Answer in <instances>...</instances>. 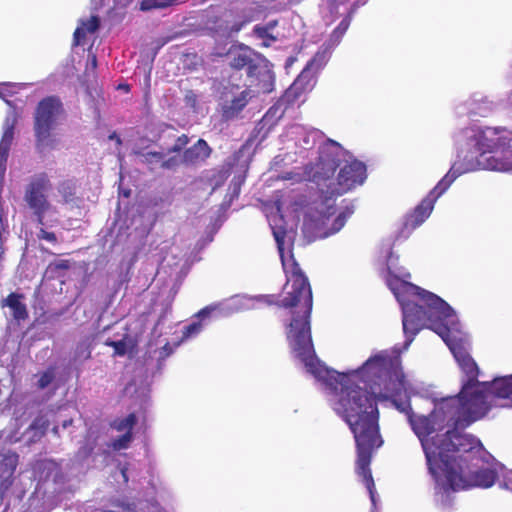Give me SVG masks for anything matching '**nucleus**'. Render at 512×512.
I'll return each mask as SVG.
<instances>
[{
	"label": "nucleus",
	"mask_w": 512,
	"mask_h": 512,
	"mask_svg": "<svg viewBox=\"0 0 512 512\" xmlns=\"http://www.w3.org/2000/svg\"><path fill=\"white\" fill-rule=\"evenodd\" d=\"M340 374L339 372H337ZM348 383L335 382L329 384L322 380L332 390L338 391L334 410L347 423L356 445V470L362 477L370 499L375 503V483L370 464L375 450L384 441L380 434L379 410L377 398L371 390H378L384 399H390L397 410L410 417L415 413L407 395V381L401 366L399 355L381 352L369 358L361 368L352 375L342 373Z\"/></svg>",
	"instance_id": "1"
},
{
	"label": "nucleus",
	"mask_w": 512,
	"mask_h": 512,
	"mask_svg": "<svg viewBox=\"0 0 512 512\" xmlns=\"http://www.w3.org/2000/svg\"><path fill=\"white\" fill-rule=\"evenodd\" d=\"M284 236V231H274L284 270L286 274H289L286 286L291 282L290 290L286 292L279 304L281 307L291 309L292 313V319L286 332L289 346L295 357L304 363L308 372L318 380H325L329 384H335V382L348 383L345 375L329 369L316 356L310 325L313 308L312 289L308 278L294 256L291 255L288 263L284 261Z\"/></svg>",
	"instance_id": "2"
},
{
	"label": "nucleus",
	"mask_w": 512,
	"mask_h": 512,
	"mask_svg": "<svg viewBox=\"0 0 512 512\" xmlns=\"http://www.w3.org/2000/svg\"><path fill=\"white\" fill-rule=\"evenodd\" d=\"M420 303L406 301L402 304L403 331L408 343L424 327L436 333L434 325L454 324L455 313L451 306L436 294L409 284Z\"/></svg>",
	"instance_id": "3"
},
{
	"label": "nucleus",
	"mask_w": 512,
	"mask_h": 512,
	"mask_svg": "<svg viewBox=\"0 0 512 512\" xmlns=\"http://www.w3.org/2000/svg\"><path fill=\"white\" fill-rule=\"evenodd\" d=\"M460 428L451 427L441 435L438 444L439 455L435 453V470L429 471L437 483V476L448 474L450 469L458 470V464L466 465L479 460L482 444L471 434H463Z\"/></svg>",
	"instance_id": "4"
},
{
	"label": "nucleus",
	"mask_w": 512,
	"mask_h": 512,
	"mask_svg": "<svg viewBox=\"0 0 512 512\" xmlns=\"http://www.w3.org/2000/svg\"><path fill=\"white\" fill-rule=\"evenodd\" d=\"M449 409L450 406L443 398L428 415L414 414L410 417L409 424L421 442L429 471L435 470V453L439 455L437 447L441 437L436 436L429 439V436L436 431L443 430L445 426L452 427Z\"/></svg>",
	"instance_id": "5"
},
{
	"label": "nucleus",
	"mask_w": 512,
	"mask_h": 512,
	"mask_svg": "<svg viewBox=\"0 0 512 512\" xmlns=\"http://www.w3.org/2000/svg\"><path fill=\"white\" fill-rule=\"evenodd\" d=\"M488 392L482 384L469 388L463 393V386L457 396L444 398L452 418V427L467 428L482 419L489 412Z\"/></svg>",
	"instance_id": "6"
},
{
	"label": "nucleus",
	"mask_w": 512,
	"mask_h": 512,
	"mask_svg": "<svg viewBox=\"0 0 512 512\" xmlns=\"http://www.w3.org/2000/svg\"><path fill=\"white\" fill-rule=\"evenodd\" d=\"M229 66L234 70L246 69L251 85H255L262 92L269 93L273 89L274 74L269 62L261 54L254 52L250 47L240 44L232 47L227 53Z\"/></svg>",
	"instance_id": "7"
},
{
	"label": "nucleus",
	"mask_w": 512,
	"mask_h": 512,
	"mask_svg": "<svg viewBox=\"0 0 512 512\" xmlns=\"http://www.w3.org/2000/svg\"><path fill=\"white\" fill-rule=\"evenodd\" d=\"M497 479V473L490 468L473 470L468 464H458V470L450 469L448 474L437 476L436 490L442 494L465 490L470 487H491Z\"/></svg>",
	"instance_id": "8"
},
{
	"label": "nucleus",
	"mask_w": 512,
	"mask_h": 512,
	"mask_svg": "<svg viewBox=\"0 0 512 512\" xmlns=\"http://www.w3.org/2000/svg\"><path fill=\"white\" fill-rule=\"evenodd\" d=\"M462 140L457 153V159L448 173L438 182V188L448 189L460 175L484 168L500 169L499 164H491L492 157H485L470 143L467 135L462 134Z\"/></svg>",
	"instance_id": "9"
},
{
	"label": "nucleus",
	"mask_w": 512,
	"mask_h": 512,
	"mask_svg": "<svg viewBox=\"0 0 512 512\" xmlns=\"http://www.w3.org/2000/svg\"><path fill=\"white\" fill-rule=\"evenodd\" d=\"M340 144L332 139H328L320 148V154L317 162L310 168V180L322 187L325 193L327 186L335 182L333 178L338 167H340Z\"/></svg>",
	"instance_id": "10"
},
{
	"label": "nucleus",
	"mask_w": 512,
	"mask_h": 512,
	"mask_svg": "<svg viewBox=\"0 0 512 512\" xmlns=\"http://www.w3.org/2000/svg\"><path fill=\"white\" fill-rule=\"evenodd\" d=\"M51 187L50 178L45 172L34 174L25 185L24 201L32 210L37 223L40 225H44L45 214L51 208L48 199V193Z\"/></svg>",
	"instance_id": "11"
},
{
	"label": "nucleus",
	"mask_w": 512,
	"mask_h": 512,
	"mask_svg": "<svg viewBox=\"0 0 512 512\" xmlns=\"http://www.w3.org/2000/svg\"><path fill=\"white\" fill-rule=\"evenodd\" d=\"M63 105L57 96H47L37 105L34 115V133L38 145H43L51 136Z\"/></svg>",
	"instance_id": "12"
},
{
	"label": "nucleus",
	"mask_w": 512,
	"mask_h": 512,
	"mask_svg": "<svg viewBox=\"0 0 512 512\" xmlns=\"http://www.w3.org/2000/svg\"><path fill=\"white\" fill-rule=\"evenodd\" d=\"M366 166L358 160L340 165L335 182H331L325 190L329 197L343 195L355 187L362 185L366 179Z\"/></svg>",
	"instance_id": "13"
},
{
	"label": "nucleus",
	"mask_w": 512,
	"mask_h": 512,
	"mask_svg": "<svg viewBox=\"0 0 512 512\" xmlns=\"http://www.w3.org/2000/svg\"><path fill=\"white\" fill-rule=\"evenodd\" d=\"M25 299V295L19 292H10L6 297L1 298L0 308L8 310L5 315L9 324L20 326L29 319Z\"/></svg>",
	"instance_id": "14"
},
{
	"label": "nucleus",
	"mask_w": 512,
	"mask_h": 512,
	"mask_svg": "<svg viewBox=\"0 0 512 512\" xmlns=\"http://www.w3.org/2000/svg\"><path fill=\"white\" fill-rule=\"evenodd\" d=\"M463 135H467L470 139V143L485 156L487 154L496 153L501 144L500 137H498L497 134L489 128H466L463 130Z\"/></svg>",
	"instance_id": "15"
},
{
	"label": "nucleus",
	"mask_w": 512,
	"mask_h": 512,
	"mask_svg": "<svg viewBox=\"0 0 512 512\" xmlns=\"http://www.w3.org/2000/svg\"><path fill=\"white\" fill-rule=\"evenodd\" d=\"M447 189L438 188V184L422 199V201L407 215L405 219V227L415 229L420 226L431 214L436 200Z\"/></svg>",
	"instance_id": "16"
},
{
	"label": "nucleus",
	"mask_w": 512,
	"mask_h": 512,
	"mask_svg": "<svg viewBox=\"0 0 512 512\" xmlns=\"http://www.w3.org/2000/svg\"><path fill=\"white\" fill-rule=\"evenodd\" d=\"M19 456L16 452H0V496L3 498L14 483Z\"/></svg>",
	"instance_id": "17"
},
{
	"label": "nucleus",
	"mask_w": 512,
	"mask_h": 512,
	"mask_svg": "<svg viewBox=\"0 0 512 512\" xmlns=\"http://www.w3.org/2000/svg\"><path fill=\"white\" fill-rule=\"evenodd\" d=\"M212 153V148L202 138L198 139L191 147L183 151V164L194 166L205 162Z\"/></svg>",
	"instance_id": "18"
},
{
	"label": "nucleus",
	"mask_w": 512,
	"mask_h": 512,
	"mask_svg": "<svg viewBox=\"0 0 512 512\" xmlns=\"http://www.w3.org/2000/svg\"><path fill=\"white\" fill-rule=\"evenodd\" d=\"M451 325L452 324H437L434 325V328L436 329V333L447 344V346L449 347L456 361L459 364L462 361L466 360V358L471 357V355L468 353V351L461 343L451 339Z\"/></svg>",
	"instance_id": "19"
},
{
	"label": "nucleus",
	"mask_w": 512,
	"mask_h": 512,
	"mask_svg": "<svg viewBox=\"0 0 512 512\" xmlns=\"http://www.w3.org/2000/svg\"><path fill=\"white\" fill-rule=\"evenodd\" d=\"M15 123V119H6L4 122V131L0 140V176H3L6 171L9 151L14 139Z\"/></svg>",
	"instance_id": "20"
},
{
	"label": "nucleus",
	"mask_w": 512,
	"mask_h": 512,
	"mask_svg": "<svg viewBox=\"0 0 512 512\" xmlns=\"http://www.w3.org/2000/svg\"><path fill=\"white\" fill-rule=\"evenodd\" d=\"M488 394L497 398L512 400V375L496 378L492 382H482Z\"/></svg>",
	"instance_id": "21"
},
{
	"label": "nucleus",
	"mask_w": 512,
	"mask_h": 512,
	"mask_svg": "<svg viewBox=\"0 0 512 512\" xmlns=\"http://www.w3.org/2000/svg\"><path fill=\"white\" fill-rule=\"evenodd\" d=\"M250 99V90H243L238 96L234 97L229 103L223 106V117L226 120L235 118L246 107Z\"/></svg>",
	"instance_id": "22"
},
{
	"label": "nucleus",
	"mask_w": 512,
	"mask_h": 512,
	"mask_svg": "<svg viewBox=\"0 0 512 512\" xmlns=\"http://www.w3.org/2000/svg\"><path fill=\"white\" fill-rule=\"evenodd\" d=\"M459 366L466 376V380L462 383L463 393L469 390V388H473V386L482 384V382L478 381L479 368L472 357L466 358V360L459 363Z\"/></svg>",
	"instance_id": "23"
},
{
	"label": "nucleus",
	"mask_w": 512,
	"mask_h": 512,
	"mask_svg": "<svg viewBox=\"0 0 512 512\" xmlns=\"http://www.w3.org/2000/svg\"><path fill=\"white\" fill-rule=\"evenodd\" d=\"M104 344L114 349V356L120 357L126 355L128 352H133L137 346L136 340L128 335H125L123 339L119 341L107 339Z\"/></svg>",
	"instance_id": "24"
},
{
	"label": "nucleus",
	"mask_w": 512,
	"mask_h": 512,
	"mask_svg": "<svg viewBox=\"0 0 512 512\" xmlns=\"http://www.w3.org/2000/svg\"><path fill=\"white\" fill-rule=\"evenodd\" d=\"M358 6L356 3H354L348 13L345 15V17L342 19V21L338 24V26L332 31L331 35H330V40L334 43V44H338L342 37L344 36V34L346 33V31L348 30L350 24H351V21H352V18L357 10Z\"/></svg>",
	"instance_id": "25"
},
{
	"label": "nucleus",
	"mask_w": 512,
	"mask_h": 512,
	"mask_svg": "<svg viewBox=\"0 0 512 512\" xmlns=\"http://www.w3.org/2000/svg\"><path fill=\"white\" fill-rule=\"evenodd\" d=\"M49 424L50 422L46 418V416L38 415L28 427V430L33 432L31 440L33 442H36L39 441L43 436H45Z\"/></svg>",
	"instance_id": "26"
},
{
	"label": "nucleus",
	"mask_w": 512,
	"mask_h": 512,
	"mask_svg": "<svg viewBox=\"0 0 512 512\" xmlns=\"http://www.w3.org/2000/svg\"><path fill=\"white\" fill-rule=\"evenodd\" d=\"M58 192L64 202H73L76 198V181L72 179L63 180L58 185Z\"/></svg>",
	"instance_id": "27"
},
{
	"label": "nucleus",
	"mask_w": 512,
	"mask_h": 512,
	"mask_svg": "<svg viewBox=\"0 0 512 512\" xmlns=\"http://www.w3.org/2000/svg\"><path fill=\"white\" fill-rule=\"evenodd\" d=\"M293 93V89H288L285 94L278 100L276 104H274L266 113L265 117H268L269 115H276V113L281 110V114L279 117H281L287 108V106L293 101L295 95L291 98Z\"/></svg>",
	"instance_id": "28"
},
{
	"label": "nucleus",
	"mask_w": 512,
	"mask_h": 512,
	"mask_svg": "<svg viewBox=\"0 0 512 512\" xmlns=\"http://www.w3.org/2000/svg\"><path fill=\"white\" fill-rule=\"evenodd\" d=\"M137 423V417L135 413H130L125 418L115 419L111 423V427L118 432L129 431L132 432L134 426Z\"/></svg>",
	"instance_id": "29"
},
{
	"label": "nucleus",
	"mask_w": 512,
	"mask_h": 512,
	"mask_svg": "<svg viewBox=\"0 0 512 512\" xmlns=\"http://www.w3.org/2000/svg\"><path fill=\"white\" fill-rule=\"evenodd\" d=\"M275 26V24H268L266 26H260V25H256L254 28H253V32L254 34L260 38V39H263L264 42H263V46L265 47H268L270 45L271 42H275L277 40V38L275 36H273L271 33H270V30Z\"/></svg>",
	"instance_id": "30"
},
{
	"label": "nucleus",
	"mask_w": 512,
	"mask_h": 512,
	"mask_svg": "<svg viewBox=\"0 0 512 512\" xmlns=\"http://www.w3.org/2000/svg\"><path fill=\"white\" fill-rule=\"evenodd\" d=\"M178 1L179 0H143L140 4V9L142 11H148L157 8H166L174 5Z\"/></svg>",
	"instance_id": "31"
},
{
	"label": "nucleus",
	"mask_w": 512,
	"mask_h": 512,
	"mask_svg": "<svg viewBox=\"0 0 512 512\" xmlns=\"http://www.w3.org/2000/svg\"><path fill=\"white\" fill-rule=\"evenodd\" d=\"M142 162L146 165H148L149 169L151 171L155 170L157 167L160 168L163 153L161 152H147L142 154Z\"/></svg>",
	"instance_id": "32"
},
{
	"label": "nucleus",
	"mask_w": 512,
	"mask_h": 512,
	"mask_svg": "<svg viewBox=\"0 0 512 512\" xmlns=\"http://www.w3.org/2000/svg\"><path fill=\"white\" fill-rule=\"evenodd\" d=\"M353 214V208L346 207L339 215L335 218L331 233L338 232L346 223L347 219Z\"/></svg>",
	"instance_id": "33"
},
{
	"label": "nucleus",
	"mask_w": 512,
	"mask_h": 512,
	"mask_svg": "<svg viewBox=\"0 0 512 512\" xmlns=\"http://www.w3.org/2000/svg\"><path fill=\"white\" fill-rule=\"evenodd\" d=\"M70 267L71 263L69 260H57L48 265L47 273L52 274V276H59L60 271H67Z\"/></svg>",
	"instance_id": "34"
},
{
	"label": "nucleus",
	"mask_w": 512,
	"mask_h": 512,
	"mask_svg": "<svg viewBox=\"0 0 512 512\" xmlns=\"http://www.w3.org/2000/svg\"><path fill=\"white\" fill-rule=\"evenodd\" d=\"M132 439L133 433L126 431L123 435L113 440L112 448L116 451L127 449Z\"/></svg>",
	"instance_id": "35"
},
{
	"label": "nucleus",
	"mask_w": 512,
	"mask_h": 512,
	"mask_svg": "<svg viewBox=\"0 0 512 512\" xmlns=\"http://www.w3.org/2000/svg\"><path fill=\"white\" fill-rule=\"evenodd\" d=\"M181 164H183V157L182 156H172L168 159L162 158L161 162V169H167V170H175L177 169Z\"/></svg>",
	"instance_id": "36"
},
{
	"label": "nucleus",
	"mask_w": 512,
	"mask_h": 512,
	"mask_svg": "<svg viewBox=\"0 0 512 512\" xmlns=\"http://www.w3.org/2000/svg\"><path fill=\"white\" fill-rule=\"evenodd\" d=\"M99 26H100V20H99L98 16L93 15L86 21H83L81 27H83L85 29V31L88 33H94L98 30Z\"/></svg>",
	"instance_id": "37"
},
{
	"label": "nucleus",
	"mask_w": 512,
	"mask_h": 512,
	"mask_svg": "<svg viewBox=\"0 0 512 512\" xmlns=\"http://www.w3.org/2000/svg\"><path fill=\"white\" fill-rule=\"evenodd\" d=\"M189 143V137L186 134L179 136L173 146L169 148V152L179 153Z\"/></svg>",
	"instance_id": "38"
},
{
	"label": "nucleus",
	"mask_w": 512,
	"mask_h": 512,
	"mask_svg": "<svg viewBox=\"0 0 512 512\" xmlns=\"http://www.w3.org/2000/svg\"><path fill=\"white\" fill-rule=\"evenodd\" d=\"M54 380V373L52 370H47L44 373L41 374L39 380H38V388L44 389L48 387L52 381Z\"/></svg>",
	"instance_id": "39"
},
{
	"label": "nucleus",
	"mask_w": 512,
	"mask_h": 512,
	"mask_svg": "<svg viewBox=\"0 0 512 512\" xmlns=\"http://www.w3.org/2000/svg\"><path fill=\"white\" fill-rule=\"evenodd\" d=\"M202 330V324L200 321L192 322L187 325L183 330V337L188 338L198 334Z\"/></svg>",
	"instance_id": "40"
},
{
	"label": "nucleus",
	"mask_w": 512,
	"mask_h": 512,
	"mask_svg": "<svg viewBox=\"0 0 512 512\" xmlns=\"http://www.w3.org/2000/svg\"><path fill=\"white\" fill-rule=\"evenodd\" d=\"M37 237L39 240H46L52 244H56L58 242L57 236L54 232H50L41 228L37 233Z\"/></svg>",
	"instance_id": "41"
},
{
	"label": "nucleus",
	"mask_w": 512,
	"mask_h": 512,
	"mask_svg": "<svg viewBox=\"0 0 512 512\" xmlns=\"http://www.w3.org/2000/svg\"><path fill=\"white\" fill-rule=\"evenodd\" d=\"M94 445L93 444H86L79 448V450L76 453V457L85 460L87 459L93 452Z\"/></svg>",
	"instance_id": "42"
},
{
	"label": "nucleus",
	"mask_w": 512,
	"mask_h": 512,
	"mask_svg": "<svg viewBox=\"0 0 512 512\" xmlns=\"http://www.w3.org/2000/svg\"><path fill=\"white\" fill-rule=\"evenodd\" d=\"M86 31L83 27H77L74 31L73 38H74V44L80 45L82 41L86 37Z\"/></svg>",
	"instance_id": "43"
},
{
	"label": "nucleus",
	"mask_w": 512,
	"mask_h": 512,
	"mask_svg": "<svg viewBox=\"0 0 512 512\" xmlns=\"http://www.w3.org/2000/svg\"><path fill=\"white\" fill-rule=\"evenodd\" d=\"M331 12H336L340 5L347 3L349 0H324Z\"/></svg>",
	"instance_id": "44"
},
{
	"label": "nucleus",
	"mask_w": 512,
	"mask_h": 512,
	"mask_svg": "<svg viewBox=\"0 0 512 512\" xmlns=\"http://www.w3.org/2000/svg\"><path fill=\"white\" fill-rule=\"evenodd\" d=\"M216 309V307L214 306H207V307H204L203 309H201L198 313H197V317L200 318V320H204L208 317H210L211 313Z\"/></svg>",
	"instance_id": "45"
},
{
	"label": "nucleus",
	"mask_w": 512,
	"mask_h": 512,
	"mask_svg": "<svg viewBox=\"0 0 512 512\" xmlns=\"http://www.w3.org/2000/svg\"><path fill=\"white\" fill-rule=\"evenodd\" d=\"M73 423V420L72 419H69V420H65L62 424L63 428H67L68 426L72 425Z\"/></svg>",
	"instance_id": "46"
},
{
	"label": "nucleus",
	"mask_w": 512,
	"mask_h": 512,
	"mask_svg": "<svg viewBox=\"0 0 512 512\" xmlns=\"http://www.w3.org/2000/svg\"><path fill=\"white\" fill-rule=\"evenodd\" d=\"M91 63H92V66H93V67H96L97 59H96V56H95V55H93V56H92Z\"/></svg>",
	"instance_id": "47"
},
{
	"label": "nucleus",
	"mask_w": 512,
	"mask_h": 512,
	"mask_svg": "<svg viewBox=\"0 0 512 512\" xmlns=\"http://www.w3.org/2000/svg\"><path fill=\"white\" fill-rule=\"evenodd\" d=\"M52 432H53V434L58 435L59 428L57 426L53 427Z\"/></svg>",
	"instance_id": "48"
},
{
	"label": "nucleus",
	"mask_w": 512,
	"mask_h": 512,
	"mask_svg": "<svg viewBox=\"0 0 512 512\" xmlns=\"http://www.w3.org/2000/svg\"><path fill=\"white\" fill-rule=\"evenodd\" d=\"M110 138L111 139H115L116 138L119 143L121 142L120 138L117 137L115 133L113 135H111Z\"/></svg>",
	"instance_id": "49"
}]
</instances>
